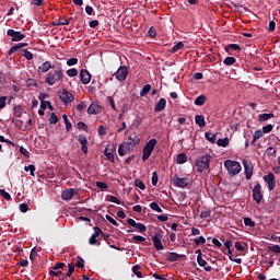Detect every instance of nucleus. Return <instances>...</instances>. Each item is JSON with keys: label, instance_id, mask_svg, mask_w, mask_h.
I'll return each mask as SVG.
<instances>
[{"label": "nucleus", "instance_id": "nucleus-18", "mask_svg": "<svg viewBox=\"0 0 280 280\" xmlns=\"http://www.w3.org/2000/svg\"><path fill=\"white\" fill-rule=\"evenodd\" d=\"M101 112H102L101 106H98L95 103H92V105H90L89 108H88V114L89 115H97V114H101Z\"/></svg>", "mask_w": 280, "mask_h": 280}, {"label": "nucleus", "instance_id": "nucleus-53", "mask_svg": "<svg viewBox=\"0 0 280 280\" xmlns=\"http://www.w3.org/2000/svg\"><path fill=\"white\" fill-rule=\"evenodd\" d=\"M62 275V271L57 269V270H54V269H50L49 270V276L50 277H60Z\"/></svg>", "mask_w": 280, "mask_h": 280}, {"label": "nucleus", "instance_id": "nucleus-24", "mask_svg": "<svg viewBox=\"0 0 280 280\" xmlns=\"http://www.w3.org/2000/svg\"><path fill=\"white\" fill-rule=\"evenodd\" d=\"M187 162V155L185 153H179L177 154V158H176V163L178 165H183Z\"/></svg>", "mask_w": 280, "mask_h": 280}, {"label": "nucleus", "instance_id": "nucleus-54", "mask_svg": "<svg viewBox=\"0 0 280 280\" xmlns=\"http://www.w3.org/2000/svg\"><path fill=\"white\" fill-rule=\"evenodd\" d=\"M77 126H78V130H83L84 132H88V126L85 122L79 121Z\"/></svg>", "mask_w": 280, "mask_h": 280}, {"label": "nucleus", "instance_id": "nucleus-52", "mask_svg": "<svg viewBox=\"0 0 280 280\" xmlns=\"http://www.w3.org/2000/svg\"><path fill=\"white\" fill-rule=\"evenodd\" d=\"M127 142H131V144L133 147H137L140 143V139H138L137 137L132 138V137H128Z\"/></svg>", "mask_w": 280, "mask_h": 280}, {"label": "nucleus", "instance_id": "nucleus-10", "mask_svg": "<svg viewBox=\"0 0 280 280\" xmlns=\"http://www.w3.org/2000/svg\"><path fill=\"white\" fill-rule=\"evenodd\" d=\"M253 200H255L256 203H260L261 200H264V194L261 192V186L259 183H257L255 188H253Z\"/></svg>", "mask_w": 280, "mask_h": 280}, {"label": "nucleus", "instance_id": "nucleus-51", "mask_svg": "<svg viewBox=\"0 0 280 280\" xmlns=\"http://www.w3.org/2000/svg\"><path fill=\"white\" fill-rule=\"evenodd\" d=\"M132 241L137 244H140L142 242H145V237L141 236V235H133Z\"/></svg>", "mask_w": 280, "mask_h": 280}, {"label": "nucleus", "instance_id": "nucleus-47", "mask_svg": "<svg viewBox=\"0 0 280 280\" xmlns=\"http://www.w3.org/2000/svg\"><path fill=\"white\" fill-rule=\"evenodd\" d=\"M23 57L28 61L33 60V54L26 49H23Z\"/></svg>", "mask_w": 280, "mask_h": 280}, {"label": "nucleus", "instance_id": "nucleus-20", "mask_svg": "<svg viewBox=\"0 0 280 280\" xmlns=\"http://www.w3.org/2000/svg\"><path fill=\"white\" fill-rule=\"evenodd\" d=\"M271 118H275V114L273 113H270V114L265 113V114L258 115V121H260V122L268 121Z\"/></svg>", "mask_w": 280, "mask_h": 280}, {"label": "nucleus", "instance_id": "nucleus-27", "mask_svg": "<svg viewBox=\"0 0 280 280\" xmlns=\"http://www.w3.org/2000/svg\"><path fill=\"white\" fill-rule=\"evenodd\" d=\"M195 121L199 127H205L206 126V120H205V116L202 115H197L195 117Z\"/></svg>", "mask_w": 280, "mask_h": 280}, {"label": "nucleus", "instance_id": "nucleus-30", "mask_svg": "<svg viewBox=\"0 0 280 280\" xmlns=\"http://www.w3.org/2000/svg\"><path fill=\"white\" fill-rule=\"evenodd\" d=\"M215 141H217V144L219 147H222V148H226L230 144V139L229 138L218 139Z\"/></svg>", "mask_w": 280, "mask_h": 280}, {"label": "nucleus", "instance_id": "nucleus-25", "mask_svg": "<svg viewBox=\"0 0 280 280\" xmlns=\"http://www.w3.org/2000/svg\"><path fill=\"white\" fill-rule=\"evenodd\" d=\"M156 144H158V140L151 139V140H149V142H147V145H144L143 149L154 150Z\"/></svg>", "mask_w": 280, "mask_h": 280}, {"label": "nucleus", "instance_id": "nucleus-37", "mask_svg": "<svg viewBox=\"0 0 280 280\" xmlns=\"http://www.w3.org/2000/svg\"><path fill=\"white\" fill-rule=\"evenodd\" d=\"M24 172H26V173L30 172V175H31V176H35L34 173L36 172V166L33 165V164H31V165H28V166H25V167H24Z\"/></svg>", "mask_w": 280, "mask_h": 280}, {"label": "nucleus", "instance_id": "nucleus-21", "mask_svg": "<svg viewBox=\"0 0 280 280\" xmlns=\"http://www.w3.org/2000/svg\"><path fill=\"white\" fill-rule=\"evenodd\" d=\"M217 136H218V133L212 135L211 131H207L205 135L207 141H210L211 144H214L217 142Z\"/></svg>", "mask_w": 280, "mask_h": 280}, {"label": "nucleus", "instance_id": "nucleus-40", "mask_svg": "<svg viewBox=\"0 0 280 280\" xmlns=\"http://www.w3.org/2000/svg\"><path fill=\"white\" fill-rule=\"evenodd\" d=\"M141 266H133L132 267V272H133V275L135 276H137L139 279H141L142 278V273H141Z\"/></svg>", "mask_w": 280, "mask_h": 280}, {"label": "nucleus", "instance_id": "nucleus-4", "mask_svg": "<svg viewBox=\"0 0 280 280\" xmlns=\"http://www.w3.org/2000/svg\"><path fill=\"white\" fill-rule=\"evenodd\" d=\"M132 151H135V144L130 141H125L118 147V154L120 158L125 156L127 153H131Z\"/></svg>", "mask_w": 280, "mask_h": 280}, {"label": "nucleus", "instance_id": "nucleus-59", "mask_svg": "<svg viewBox=\"0 0 280 280\" xmlns=\"http://www.w3.org/2000/svg\"><path fill=\"white\" fill-rule=\"evenodd\" d=\"M14 116L16 118H21L22 117V107L21 106L14 107Z\"/></svg>", "mask_w": 280, "mask_h": 280}, {"label": "nucleus", "instance_id": "nucleus-39", "mask_svg": "<svg viewBox=\"0 0 280 280\" xmlns=\"http://www.w3.org/2000/svg\"><path fill=\"white\" fill-rule=\"evenodd\" d=\"M236 59L234 57H228L223 60V65L230 67L232 65H235Z\"/></svg>", "mask_w": 280, "mask_h": 280}, {"label": "nucleus", "instance_id": "nucleus-5", "mask_svg": "<svg viewBox=\"0 0 280 280\" xmlns=\"http://www.w3.org/2000/svg\"><path fill=\"white\" fill-rule=\"evenodd\" d=\"M162 237H163V231H161V230L156 231V233H154V235H151L154 249H156L158 252L165 249V247H163V245L161 243Z\"/></svg>", "mask_w": 280, "mask_h": 280}, {"label": "nucleus", "instance_id": "nucleus-56", "mask_svg": "<svg viewBox=\"0 0 280 280\" xmlns=\"http://www.w3.org/2000/svg\"><path fill=\"white\" fill-rule=\"evenodd\" d=\"M95 186L102 190H106L108 188L107 184L104 182H96Z\"/></svg>", "mask_w": 280, "mask_h": 280}, {"label": "nucleus", "instance_id": "nucleus-57", "mask_svg": "<svg viewBox=\"0 0 280 280\" xmlns=\"http://www.w3.org/2000/svg\"><path fill=\"white\" fill-rule=\"evenodd\" d=\"M268 250H270V252H272V253L280 254V246H279V245H271V246H268Z\"/></svg>", "mask_w": 280, "mask_h": 280}, {"label": "nucleus", "instance_id": "nucleus-11", "mask_svg": "<svg viewBox=\"0 0 280 280\" xmlns=\"http://www.w3.org/2000/svg\"><path fill=\"white\" fill-rule=\"evenodd\" d=\"M243 167L245 168V177L247 180L252 178V175L254 174V166L252 165V162L248 160H243Z\"/></svg>", "mask_w": 280, "mask_h": 280}, {"label": "nucleus", "instance_id": "nucleus-46", "mask_svg": "<svg viewBox=\"0 0 280 280\" xmlns=\"http://www.w3.org/2000/svg\"><path fill=\"white\" fill-rule=\"evenodd\" d=\"M0 196L3 197L4 200H8V201L12 200V197L10 196V194L4 189H0Z\"/></svg>", "mask_w": 280, "mask_h": 280}, {"label": "nucleus", "instance_id": "nucleus-9", "mask_svg": "<svg viewBox=\"0 0 280 280\" xmlns=\"http://www.w3.org/2000/svg\"><path fill=\"white\" fill-rule=\"evenodd\" d=\"M115 79H117L119 82L126 81L128 77V67L127 66H120L117 72L114 73Z\"/></svg>", "mask_w": 280, "mask_h": 280}, {"label": "nucleus", "instance_id": "nucleus-32", "mask_svg": "<svg viewBox=\"0 0 280 280\" xmlns=\"http://www.w3.org/2000/svg\"><path fill=\"white\" fill-rule=\"evenodd\" d=\"M133 185L140 190H145V184L140 178L135 179Z\"/></svg>", "mask_w": 280, "mask_h": 280}, {"label": "nucleus", "instance_id": "nucleus-15", "mask_svg": "<svg viewBox=\"0 0 280 280\" xmlns=\"http://www.w3.org/2000/svg\"><path fill=\"white\" fill-rule=\"evenodd\" d=\"M80 81H82L83 84L91 83V73H89L88 70H80Z\"/></svg>", "mask_w": 280, "mask_h": 280}, {"label": "nucleus", "instance_id": "nucleus-64", "mask_svg": "<svg viewBox=\"0 0 280 280\" xmlns=\"http://www.w3.org/2000/svg\"><path fill=\"white\" fill-rule=\"evenodd\" d=\"M158 180H159L158 172H153L152 173V185L156 186L158 185Z\"/></svg>", "mask_w": 280, "mask_h": 280}, {"label": "nucleus", "instance_id": "nucleus-29", "mask_svg": "<svg viewBox=\"0 0 280 280\" xmlns=\"http://www.w3.org/2000/svg\"><path fill=\"white\" fill-rule=\"evenodd\" d=\"M153 152V149H144L142 151V161H147L150 159L151 154Z\"/></svg>", "mask_w": 280, "mask_h": 280}, {"label": "nucleus", "instance_id": "nucleus-42", "mask_svg": "<svg viewBox=\"0 0 280 280\" xmlns=\"http://www.w3.org/2000/svg\"><path fill=\"white\" fill-rule=\"evenodd\" d=\"M74 271H75V266L72 262H70L68 265V273H66V277L71 278Z\"/></svg>", "mask_w": 280, "mask_h": 280}, {"label": "nucleus", "instance_id": "nucleus-14", "mask_svg": "<svg viewBox=\"0 0 280 280\" xmlns=\"http://www.w3.org/2000/svg\"><path fill=\"white\" fill-rule=\"evenodd\" d=\"M73 196H75V189L74 188H68L62 191V200L69 201L73 199Z\"/></svg>", "mask_w": 280, "mask_h": 280}, {"label": "nucleus", "instance_id": "nucleus-36", "mask_svg": "<svg viewBox=\"0 0 280 280\" xmlns=\"http://www.w3.org/2000/svg\"><path fill=\"white\" fill-rule=\"evenodd\" d=\"M59 121L58 116L56 113H51L48 119V122L50 125H57V122Z\"/></svg>", "mask_w": 280, "mask_h": 280}, {"label": "nucleus", "instance_id": "nucleus-26", "mask_svg": "<svg viewBox=\"0 0 280 280\" xmlns=\"http://www.w3.org/2000/svg\"><path fill=\"white\" fill-rule=\"evenodd\" d=\"M97 237H98V235L92 234V236H90V238H89V244L91 246H95V245L101 246V242L97 240Z\"/></svg>", "mask_w": 280, "mask_h": 280}, {"label": "nucleus", "instance_id": "nucleus-2", "mask_svg": "<svg viewBox=\"0 0 280 280\" xmlns=\"http://www.w3.org/2000/svg\"><path fill=\"white\" fill-rule=\"evenodd\" d=\"M211 155L203 154L196 160V167L198 173H205L206 170L210 168Z\"/></svg>", "mask_w": 280, "mask_h": 280}, {"label": "nucleus", "instance_id": "nucleus-45", "mask_svg": "<svg viewBox=\"0 0 280 280\" xmlns=\"http://www.w3.org/2000/svg\"><path fill=\"white\" fill-rule=\"evenodd\" d=\"M133 228L137 229L140 234H143L147 232V226L143 223H139V224L135 225Z\"/></svg>", "mask_w": 280, "mask_h": 280}, {"label": "nucleus", "instance_id": "nucleus-17", "mask_svg": "<svg viewBox=\"0 0 280 280\" xmlns=\"http://www.w3.org/2000/svg\"><path fill=\"white\" fill-rule=\"evenodd\" d=\"M55 66L51 65V61H45L38 67V73H47L49 69H54Z\"/></svg>", "mask_w": 280, "mask_h": 280}, {"label": "nucleus", "instance_id": "nucleus-41", "mask_svg": "<svg viewBox=\"0 0 280 280\" xmlns=\"http://www.w3.org/2000/svg\"><path fill=\"white\" fill-rule=\"evenodd\" d=\"M149 207H151L152 211H156L158 213H162L163 210L160 207V205H158L155 201H153L151 205H149Z\"/></svg>", "mask_w": 280, "mask_h": 280}, {"label": "nucleus", "instance_id": "nucleus-13", "mask_svg": "<svg viewBox=\"0 0 280 280\" xmlns=\"http://www.w3.org/2000/svg\"><path fill=\"white\" fill-rule=\"evenodd\" d=\"M115 148L110 149V144H108L107 147H105L104 155L109 162L115 163Z\"/></svg>", "mask_w": 280, "mask_h": 280}, {"label": "nucleus", "instance_id": "nucleus-12", "mask_svg": "<svg viewBox=\"0 0 280 280\" xmlns=\"http://www.w3.org/2000/svg\"><path fill=\"white\" fill-rule=\"evenodd\" d=\"M262 180H265L268 185V190H273L276 188V180H275V174L268 173L265 177H262Z\"/></svg>", "mask_w": 280, "mask_h": 280}, {"label": "nucleus", "instance_id": "nucleus-1", "mask_svg": "<svg viewBox=\"0 0 280 280\" xmlns=\"http://www.w3.org/2000/svg\"><path fill=\"white\" fill-rule=\"evenodd\" d=\"M65 78L63 70L58 69V70H50L46 74L45 83L48 84L49 86H52L54 84H57L58 82H62Z\"/></svg>", "mask_w": 280, "mask_h": 280}, {"label": "nucleus", "instance_id": "nucleus-49", "mask_svg": "<svg viewBox=\"0 0 280 280\" xmlns=\"http://www.w3.org/2000/svg\"><path fill=\"white\" fill-rule=\"evenodd\" d=\"M271 130H273V125L268 124L267 126L262 127V131L261 132L265 133V135H268V133L271 132Z\"/></svg>", "mask_w": 280, "mask_h": 280}, {"label": "nucleus", "instance_id": "nucleus-50", "mask_svg": "<svg viewBox=\"0 0 280 280\" xmlns=\"http://www.w3.org/2000/svg\"><path fill=\"white\" fill-rule=\"evenodd\" d=\"M243 222L245 223L246 226H250V228L255 226V222L250 218H244Z\"/></svg>", "mask_w": 280, "mask_h": 280}, {"label": "nucleus", "instance_id": "nucleus-3", "mask_svg": "<svg viewBox=\"0 0 280 280\" xmlns=\"http://www.w3.org/2000/svg\"><path fill=\"white\" fill-rule=\"evenodd\" d=\"M224 166L228 170L229 175L231 176H236L242 171L240 162L228 160L225 161Z\"/></svg>", "mask_w": 280, "mask_h": 280}, {"label": "nucleus", "instance_id": "nucleus-61", "mask_svg": "<svg viewBox=\"0 0 280 280\" xmlns=\"http://www.w3.org/2000/svg\"><path fill=\"white\" fill-rule=\"evenodd\" d=\"M65 267H67V266L65 265V262H57V264H55V266L52 267V270H54V271H57V270L63 269Z\"/></svg>", "mask_w": 280, "mask_h": 280}, {"label": "nucleus", "instance_id": "nucleus-62", "mask_svg": "<svg viewBox=\"0 0 280 280\" xmlns=\"http://www.w3.org/2000/svg\"><path fill=\"white\" fill-rule=\"evenodd\" d=\"M78 58H70L68 59V61H66V65H68L69 67H72L74 65H78Z\"/></svg>", "mask_w": 280, "mask_h": 280}, {"label": "nucleus", "instance_id": "nucleus-23", "mask_svg": "<svg viewBox=\"0 0 280 280\" xmlns=\"http://www.w3.org/2000/svg\"><path fill=\"white\" fill-rule=\"evenodd\" d=\"M207 97L205 95H199L196 97V101H194V105L196 106H202L206 104Z\"/></svg>", "mask_w": 280, "mask_h": 280}, {"label": "nucleus", "instance_id": "nucleus-33", "mask_svg": "<svg viewBox=\"0 0 280 280\" xmlns=\"http://www.w3.org/2000/svg\"><path fill=\"white\" fill-rule=\"evenodd\" d=\"M152 90V86L150 84L143 85L142 91H140L139 95L140 97L145 96L148 93H150Z\"/></svg>", "mask_w": 280, "mask_h": 280}, {"label": "nucleus", "instance_id": "nucleus-60", "mask_svg": "<svg viewBox=\"0 0 280 280\" xmlns=\"http://www.w3.org/2000/svg\"><path fill=\"white\" fill-rule=\"evenodd\" d=\"M78 262H75V268H84V259L78 256Z\"/></svg>", "mask_w": 280, "mask_h": 280}, {"label": "nucleus", "instance_id": "nucleus-48", "mask_svg": "<svg viewBox=\"0 0 280 280\" xmlns=\"http://www.w3.org/2000/svg\"><path fill=\"white\" fill-rule=\"evenodd\" d=\"M194 244H196L197 246L201 245V244H206V238L205 236H199L197 238H194Z\"/></svg>", "mask_w": 280, "mask_h": 280}, {"label": "nucleus", "instance_id": "nucleus-55", "mask_svg": "<svg viewBox=\"0 0 280 280\" xmlns=\"http://www.w3.org/2000/svg\"><path fill=\"white\" fill-rule=\"evenodd\" d=\"M142 124V118L140 116H138L137 118H135L133 122H132V127L138 128L140 127Z\"/></svg>", "mask_w": 280, "mask_h": 280}, {"label": "nucleus", "instance_id": "nucleus-63", "mask_svg": "<svg viewBox=\"0 0 280 280\" xmlns=\"http://www.w3.org/2000/svg\"><path fill=\"white\" fill-rule=\"evenodd\" d=\"M211 217V210L202 211L201 214H199V218L207 219Z\"/></svg>", "mask_w": 280, "mask_h": 280}, {"label": "nucleus", "instance_id": "nucleus-28", "mask_svg": "<svg viewBox=\"0 0 280 280\" xmlns=\"http://www.w3.org/2000/svg\"><path fill=\"white\" fill-rule=\"evenodd\" d=\"M106 200H107L108 202H112V203H117V205L124 206V201L121 202L120 199H118L117 197H115V196H113V195L107 196Z\"/></svg>", "mask_w": 280, "mask_h": 280}, {"label": "nucleus", "instance_id": "nucleus-16", "mask_svg": "<svg viewBox=\"0 0 280 280\" xmlns=\"http://www.w3.org/2000/svg\"><path fill=\"white\" fill-rule=\"evenodd\" d=\"M78 141H79L80 145H82V152L84 154H88L89 148H88V139H86V137L80 135V136H78Z\"/></svg>", "mask_w": 280, "mask_h": 280}, {"label": "nucleus", "instance_id": "nucleus-7", "mask_svg": "<svg viewBox=\"0 0 280 280\" xmlns=\"http://www.w3.org/2000/svg\"><path fill=\"white\" fill-rule=\"evenodd\" d=\"M58 94H59L60 101H62V103L66 104V105L71 104L73 102V100H75L73 94L69 93L67 91V89H63L62 92L59 91Z\"/></svg>", "mask_w": 280, "mask_h": 280}, {"label": "nucleus", "instance_id": "nucleus-31", "mask_svg": "<svg viewBox=\"0 0 280 280\" xmlns=\"http://www.w3.org/2000/svg\"><path fill=\"white\" fill-rule=\"evenodd\" d=\"M19 49H23L19 44H15L14 46H11L10 50L7 52V57H11Z\"/></svg>", "mask_w": 280, "mask_h": 280}, {"label": "nucleus", "instance_id": "nucleus-34", "mask_svg": "<svg viewBox=\"0 0 280 280\" xmlns=\"http://www.w3.org/2000/svg\"><path fill=\"white\" fill-rule=\"evenodd\" d=\"M62 119H63L65 125H66V131L70 132L71 129H72V124H71V121H69L68 116L65 115V114L62 115Z\"/></svg>", "mask_w": 280, "mask_h": 280}, {"label": "nucleus", "instance_id": "nucleus-35", "mask_svg": "<svg viewBox=\"0 0 280 280\" xmlns=\"http://www.w3.org/2000/svg\"><path fill=\"white\" fill-rule=\"evenodd\" d=\"M183 48H185V44H183L182 42H178L176 45H174L172 47V54H176L177 51L182 50Z\"/></svg>", "mask_w": 280, "mask_h": 280}, {"label": "nucleus", "instance_id": "nucleus-22", "mask_svg": "<svg viewBox=\"0 0 280 280\" xmlns=\"http://www.w3.org/2000/svg\"><path fill=\"white\" fill-rule=\"evenodd\" d=\"M182 255L177 253H168L167 261L175 262L180 259Z\"/></svg>", "mask_w": 280, "mask_h": 280}, {"label": "nucleus", "instance_id": "nucleus-58", "mask_svg": "<svg viewBox=\"0 0 280 280\" xmlns=\"http://www.w3.org/2000/svg\"><path fill=\"white\" fill-rule=\"evenodd\" d=\"M106 135H107L106 127H104L103 125H100V127H98V136L103 137V136H106Z\"/></svg>", "mask_w": 280, "mask_h": 280}, {"label": "nucleus", "instance_id": "nucleus-19", "mask_svg": "<svg viewBox=\"0 0 280 280\" xmlns=\"http://www.w3.org/2000/svg\"><path fill=\"white\" fill-rule=\"evenodd\" d=\"M165 107H166V100L162 97L159 100L156 105H154V112L161 113L162 110L165 109Z\"/></svg>", "mask_w": 280, "mask_h": 280}, {"label": "nucleus", "instance_id": "nucleus-38", "mask_svg": "<svg viewBox=\"0 0 280 280\" xmlns=\"http://www.w3.org/2000/svg\"><path fill=\"white\" fill-rule=\"evenodd\" d=\"M264 132H261L260 130L255 131V133L253 135V141L252 144H254L257 140H259L261 137H264Z\"/></svg>", "mask_w": 280, "mask_h": 280}, {"label": "nucleus", "instance_id": "nucleus-44", "mask_svg": "<svg viewBox=\"0 0 280 280\" xmlns=\"http://www.w3.org/2000/svg\"><path fill=\"white\" fill-rule=\"evenodd\" d=\"M230 49H233V50L237 51V50H241L242 48H241V46L237 45V44H229V45L226 46V48H225V51L229 52Z\"/></svg>", "mask_w": 280, "mask_h": 280}, {"label": "nucleus", "instance_id": "nucleus-43", "mask_svg": "<svg viewBox=\"0 0 280 280\" xmlns=\"http://www.w3.org/2000/svg\"><path fill=\"white\" fill-rule=\"evenodd\" d=\"M78 74H79V71L75 68H72L66 71V75H68L69 78L78 77Z\"/></svg>", "mask_w": 280, "mask_h": 280}, {"label": "nucleus", "instance_id": "nucleus-8", "mask_svg": "<svg viewBox=\"0 0 280 280\" xmlns=\"http://www.w3.org/2000/svg\"><path fill=\"white\" fill-rule=\"evenodd\" d=\"M172 182H173L174 186H176L177 188H187V186H189L188 178H185V177L180 178L177 175H173Z\"/></svg>", "mask_w": 280, "mask_h": 280}, {"label": "nucleus", "instance_id": "nucleus-6", "mask_svg": "<svg viewBox=\"0 0 280 280\" xmlns=\"http://www.w3.org/2000/svg\"><path fill=\"white\" fill-rule=\"evenodd\" d=\"M7 36L11 37V43H20L25 38V35L22 32L12 28L7 31Z\"/></svg>", "mask_w": 280, "mask_h": 280}]
</instances>
